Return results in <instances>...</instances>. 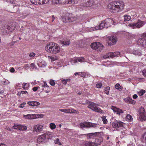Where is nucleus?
Masks as SVG:
<instances>
[{"instance_id": "nucleus-1", "label": "nucleus", "mask_w": 146, "mask_h": 146, "mask_svg": "<svg viewBox=\"0 0 146 146\" xmlns=\"http://www.w3.org/2000/svg\"><path fill=\"white\" fill-rule=\"evenodd\" d=\"M124 6L123 2L118 1L117 2H111L108 5V8L111 10V12H114L116 11L118 12L122 10Z\"/></svg>"}, {"instance_id": "nucleus-2", "label": "nucleus", "mask_w": 146, "mask_h": 146, "mask_svg": "<svg viewBox=\"0 0 146 146\" xmlns=\"http://www.w3.org/2000/svg\"><path fill=\"white\" fill-rule=\"evenodd\" d=\"M45 50L49 53L56 54L60 52V48L56 43L51 42L46 46Z\"/></svg>"}, {"instance_id": "nucleus-3", "label": "nucleus", "mask_w": 146, "mask_h": 146, "mask_svg": "<svg viewBox=\"0 0 146 146\" xmlns=\"http://www.w3.org/2000/svg\"><path fill=\"white\" fill-rule=\"evenodd\" d=\"M111 25H114V22L113 19L111 18H108L103 21L102 23L99 25L97 28L96 30L102 29L104 28H107L110 27Z\"/></svg>"}, {"instance_id": "nucleus-4", "label": "nucleus", "mask_w": 146, "mask_h": 146, "mask_svg": "<svg viewBox=\"0 0 146 146\" xmlns=\"http://www.w3.org/2000/svg\"><path fill=\"white\" fill-rule=\"evenodd\" d=\"M137 118L138 120L143 121L146 120V114L144 108L141 107L137 110Z\"/></svg>"}, {"instance_id": "nucleus-5", "label": "nucleus", "mask_w": 146, "mask_h": 146, "mask_svg": "<svg viewBox=\"0 0 146 146\" xmlns=\"http://www.w3.org/2000/svg\"><path fill=\"white\" fill-rule=\"evenodd\" d=\"M52 135V133L50 132L45 133L38 136L37 139V142L38 143H45L47 139H48Z\"/></svg>"}, {"instance_id": "nucleus-6", "label": "nucleus", "mask_w": 146, "mask_h": 146, "mask_svg": "<svg viewBox=\"0 0 146 146\" xmlns=\"http://www.w3.org/2000/svg\"><path fill=\"white\" fill-rule=\"evenodd\" d=\"M91 47L93 49L98 51H101L104 48L103 45H102L99 42H96L93 43L90 45Z\"/></svg>"}, {"instance_id": "nucleus-7", "label": "nucleus", "mask_w": 146, "mask_h": 146, "mask_svg": "<svg viewBox=\"0 0 146 146\" xmlns=\"http://www.w3.org/2000/svg\"><path fill=\"white\" fill-rule=\"evenodd\" d=\"M146 23L145 21H141L139 20L136 23L132 24L129 25V26L131 27L133 29H139L143 27Z\"/></svg>"}, {"instance_id": "nucleus-8", "label": "nucleus", "mask_w": 146, "mask_h": 146, "mask_svg": "<svg viewBox=\"0 0 146 146\" xmlns=\"http://www.w3.org/2000/svg\"><path fill=\"white\" fill-rule=\"evenodd\" d=\"M138 42L142 46L146 47V33H143L142 37L138 40Z\"/></svg>"}, {"instance_id": "nucleus-9", "label": "nucleus", "mask_w": 146, "mask_h": 146, "mask_svg": "<svg viewBox=\"0 0 146 146\" xmlns=\"http://www.w3.org/2000/svg\"><path fill=\"white\" fill-rule=\"evenodd\" d=\"M109 39L108 44L110 45H113L115 44L117 40L116 36H112L108 37Z\"/></svg>"}, {"instance_id": "nucleus-10", "label": "nucleus", "mask_w": 146, "mask_h": 146, "mask_svg": "<svg viewBox=\"0 0 146 146\" xmlns=\"http://www.w3.org/2000/svg\"><path fill=\"white\" fill-rule=\"evenodd\" d=\"M98 132L92 133L85 134V136L88 139H95L97 136Z\"/></svg>"}, {"instance_id": "nucleus-11", "label": "nucleus", "mask_w": 146, "mask_h": 146, "mask_svg": "<svg viewBox=\"0 0 146 146\" xmlns=\"http://www.w3.org/2000/svg\"><path fill=\"white\" fill-rule=\"evenodd\" d=\"M112 125L115 128L122 127L123 126V123L120 121H115L112 123Z\"/></svg>"}, {"instance_id": "nucleus-12", "label": "nucleus", "mask_w": 146, "mask_h": 146, "mask_svg": "<svg viewBox=\"0 0 146 146\" xmlns=\"http://www.w3.org/2000/svg\"><path fill=\"white\" fill-rule=\"evenodd\" d=\"M13 128L15 129H19L20 130L24 131L27 129L26 126L20 125H18L17 124H14L13 126Z\"/></svg>"}, {"instance_id": "nucleus-13", "label": "nucleus", "mask_w": 146, "mask_h": 146, "mask_svg": "<svg viewBox=\"0 0 146 146\" xmlns=\"http://www.w3.org/2000/svg\"><path fill=\"white\" fill-rule=\"evenodd\" d=\"M16 26V24L15 22L13 23L11 25L7 26L6 29L9 32H11L15 30Z\"/></svg>"}, {"instance_id": "nucleus-14", "label": "nucleus", "mask_w": 146, "mask_h": 146, "mask_svg": "<svg viewBox=\"0 0 146 146\" xmlns=\"http://www.w3.org/2000/svg\"><path fill=\"white\" fill-rule=\"evenodd\" d=\"M66 16L68 17V19L67 20L69 21L70 22H73L74 21H76L77 19V17L72 14H70L69 13H66Z\"/></svg>"}, {"instance_id": "nucleus-15", "label": "nucleus", "mask_w": 146, "mask_h": 146, "mask_svg": "<svg viewBox=\"0 0 146 146\" xmlns=\"http://www.w3.org/2000/svg\"><path fill=\"white\" fill-rule=\"evenodd\" d=\"M92 124V123L86 122L80 123V126L81 128L84 127L89 128L91 127Z\"/></svg>"}, {"instance_id": "nucleus-16", "label": "nucleus", "mask_w": 146, "mask_h": 146, "mask_svg": "<svg viewBox=\"0 0 146 146\" xmlns=\"http://www.w3.org/2000/svg\"><path fill=\"white\" fill-rule=\"evenodd\" d=\"M44 84L42 86V87L43 88L42 90L46 93H48L50 92V88L46 82H44Z\"/></svg>"}, {"instance_id": "nucleus-17", "label": "nucleus", "mask_w": 146, "mask_h": 146, "mask_svg": "<svg viewBox=\"0 0 146 146\" xmlns=\"http://www.w3.org/2000/svg\"><path fill=\"white\" fill-rule=\"evenodd\" d=\"M60 43L63 45L68 46L69 45L70 43V41L69 39L65 38L62 41H61Z\"/></svg>"}, {"instance_id": "nucleus-18", "label": "nucleus", "mask_w": 146, "mask_h": 146, "mask_svg": "<svg viewBox=\"0 0 146 146\" xmlns=\"http://www.w3.org/2000/svg\"><path fill=\"white\" fill-rule=\"evenodd\" d=\"M27 104L33 107L37 106L40 104V103L38 102L34 101H29L28 102Z\"/></svg>"}, {"instance_id": "nucleus-19", "label": "nucleus", "mask_w": 146, "mask_h": 146, "mask_svg": "<svg viewBox=\"0 0 146 146\" xmlns=\"http://www.w3.org/2000/svg\"><path fill=\"white\" fill-rule=\"evenodd\" d=\"M94 142L90 141H86L82 146H96Z\"/></svg>"}, {"instance_id": "nucleus-20", "label": "nucleus", "mask_w": 146, "mask_h": 146, "mask_svg": "<svg viewBox=\"0 0 146 146\" xmlns=\"http://www.w3.org/2000/svg\"><path fill=\"white\" fill-rule=\"evenodd\" d=\"M111 109L113 110L114 112L117 113L119 115L121 113H123V110L120 109L116 107L112 106Z\"/></svg>"}, {"instance_id": "nucleus-21", "label": "nucleus", "mask_w": 146, "mask_h": 146, "mask_svg": "<svg viewBox=\"0 0 146 146\" xmlns=\"http://www.w3.org/2000/svg\"><path fill=\"white\" fill-rule=\"evenodd\" d=\"M42 126L41 125H37L35 126L34 129L36 132H39L42 130Z\"/></svg>"}, {"instance_id": "nucleus-22", "label": "nucleus", "mask_w": 146, "mask_h": 146, "mask_svg": "<svg viewBox=\"0 0 146 146\" xmlns=\"http://www.w3.org/2000/svg\"><path fill=\"white\" fill-rule=\"evenodd\" d=\"M89 102V104L88 106V108L91 109L92 110H94V109L96 106V104L93 102Z\"/></svg>"}, {"instance_id": "nucleus-23", "label": "nucleus", "mask_w": 146, "mask_h": 146, "mask_svg": "<svg viewBox=\"0 0 146 146\" xmlns=\"http://www.w3.org/2000/svg\"><path fill=\"white\" fill-rule=\"evenodd\" d=\"M102 141L103 139L101 138L100 139H96L95 140V142L94 143L96 145V146H98L101 144Z\"/></svg>"}, {"instance_id": "nucleus-24", "label": "nucleus", "mask_w": 146, "mask_h": 146, "mask_svg": "<svg viewBox=\"0 0 146 146\" xmlns=\"http://www.w3.org/2000/svg\"><path fill=\"white\" fill-rule=\"evenodd\" d=\"M133 54L138 56H140L141 54V51L139 49L135 50L133 52Z\"/></svg>"}, {"instance_id": "nucleus-25", "label": "nucleus", "mask_w": 146, "mask_h": 146, "mask_svg": "<svg viewBox=\"0 0 146 146\" xmlns=\"http://www.w3.org/2000/svg\"><path fill=\"white\" fill-rule=\"evenodd\" d=\"M68 17L66 16V13L65 14V15L63 16L62 18V22L64 23L69 22V21L67 20L68 19H69Z\"/></svg>"}, {"instance_id": "nucleus-26", "label": "nucleus", "mask_w": 146, "mask_h": 146, "mask_svg": "<svg viewBox=\"0 0 146 146\" xmlns=\"http://www.w3.org/2000/svg\"><path fill=\"white\" fill-rule=\"evenodd\" d=\"M111 55L112 56V58L115 57V56H120V57L121 56V54L120 52H112Z\"/></svg>"}, {"instance_id": "nucleus-27", "label": "nucleus", "mask_w": 146, "mask_h": 146, "mask_svg": "<svg viewBox=\"0 0 146 146\" xmlns=\"http://www.w3.org/2000/svg\"><path fill=\"white\" fill-rule=\"evenodd\" d=\"M93 111L101 113H102L103 112V111L100 108L97 107L96 106L94 109Z\"/></svg>"}, {"instance_id": "nucleus-28", "label": "nucleus", "mask_w": 146, "mask_h": 146, "mask_svg": "<svg viewBox=\"0 0 146 146\" xmlns=\"http://www.w3.org/2000/svg\"><path fill=\"white\" fill-rule=\"evenodd\" d=\"M124 21L125 22L129 21L131 19V17L128 15H126L124 16Z\"/></svg>"}, {"instance_id": "nucleus-29", "label": "nucleus", "mask_w": 146, "mask_h": 146, "mask_svg": "<svg viewBox=\"0 0 146 146\" xmlns=\"http://www.w3.org/2000/svg\"><path fill=\"white\" fill-rule=\"evenodd\" d=\"M145 92V91L143 90H141L139 92H137V94L140 96H143Z\"/></svg>"}, {"instance_id": "nucleus-30", "label": "nucleus", "mask_w": 146, "mask_h": 146, "mask_svg": "<svg viewBox=\"0 0 146 146\" xmlns=\"http://www.w3.org/2000/svg\"><path fill=\"white\" fill-rule=\"evenodd\" d=\"M110 89V88L109 86H107L105 87L104 89L105 93L107 95H108Z\"/></svg>"}, {"instance_id": "nucleus-31", "label": "nucleus", "mask_w": 146, "mask_h": 146, "mask_svg": "<svg viewBox=\"0 0 146 146\" xmlns=\"http://www.w3.org/2000/svg\"><path fill=\"white\" fill-rule=\"evenodd\" d=\"M111 54H112V52H109L106 55H104L103 56V58H104L106 59L107 58H108L109 57H111L112 58V56L111 55Z\"/></svg>"}, {"instance_id": "nucleus-32", "label": "nucleus", "mask_w": 146, "mask_h": 146, "mask_svg": "<svg viewBox=\"0 0 146 146\" xmlns=\"http://www.w3.org/2000/svg\"><path fill=\"white\" fill-rule=\"evenodd\" d=\"M69 4H76L78 3L77 0H68Z\"/></svg>"}, {"instance_id": "nucleus-33", "label": "nucleus", "mask_w": 146, "mask_h": 146, "mask_svg": "<svg viewBox=\"0 0 146 146\" xmlns=\"http://www.w3.org/2000/svg\"><path fill=\"white\" fill-rule=\"evenodd\" d=\"M34 115L33 114H28L27 115H25V117L27 119H33L34 118Z\"/></svg>"}, {"instance_id": "nucleus-34", "label": "nucleus", "mask_w": 146, "mask_h": 146, "mask_svg": "<svg viewBox=\"0 0 146 146\" xmlns=\"http://www.w3.org/2000/svg\"><path fill=\"white\" fill-rule=\"evenodd\" d=\"M101 118L104 124H106L107 123L108 120L107 119H106L105 116H103Z\"/></svg>"}, {"instance_id": "nucleus-35", "label": "nucleus", "mask_w": 146, "mask_h": 146, "mask_svg": "<svg viewBox=\"0 0 146 146\" xmlns=\"http://www.w3.org/2000/svg\"><path fill=\"white\" fill-rule=\"evenodd\" d=\"M32 4H34L35 5H38L39 3V0H30Z\"/></svg>"}, {"instance_id": "nucleus-36", "label": "nucleus", "mask_w": 146, "mask_h": 146, "mask_svg": "<svg viewBox=\"0 0 146 146\" xmlns=\"http://www.w3.org/2000/svg\"><path fill=\"white\" fill-rule=\"evenodd\" d=\"M91 3L93 4V5H98V1L97 0H91Z\"/></svg>"}, {"instance_id": "nucleus-37", "label": "nucleus", "mask_w": 146, "mask_h": 146, "mask_svg": "<svg viewBox=\"0 0 146 146\" xmlns=\"http://www.w3.org/2000/svg\"><path fill=\"white\" fill-rule=\"evenodd\" d=\"M115 88L119 91L121 90H122L121 88L120 85L119 84H117L115 85Z\"/></svg>"}, {"instance_id": "nucleus-38", "label": "nucleus", "mask_w": 146, "mask_h": 146, "mask_svg": "<svg viewBox=\"0 0 146 146\" xmlns=\"http://www.w3.org/2000/svg\"><path fill=\"white\" fill-rule=\"evenodd\" d=\"M50 126L52 129H55L56 127V126L55 124L52 123L50 124Z\"/></svg>"}, {"instance_id": "nucleus-39", "label": "nucleus", "mask_w": 146, "mask_h": 146, "mask_svg": "<svg viewBox=\"0 0 146 146\" xmlns=\"http://www.w3.org/2000/svg\"><path fill=\"white\" fill-rule=\"evenodd\" d=\"M70 79H64L61 80V81L62 82V83L65 85L67 84V82L68 81H70Z\"/></svg>"}, {"instance_id": "nucleus-40", "label": "nucleus", "mask_w": 146, "mask_h": 146, "mask_svg": "<svg viewBox=\"0 0 146 146\" xmlns=\"http://www.w3.org/2000/svg\"><path fill=\"white\" fill-rule=\"evenodd\" d=\"M143 141L145 143V146H146V132L144 133V134L143 136Z\"/></svg>"}, {"instance_id": "nucleus-41", "label": "nucleus", "mask_w": 146, "mask_h": 146, "mask_svg": "<svg viewBox=\"0 0 146 146\" xmlns=\"http://www.w3.org/2000/svg\"><path fill=\"white\" fill-rule=\"evenodd\" d=\"M79 111L76 110H75L74 109H70V113H79Z\"/></svg>"}, {"instance_id": "nucleus-42", "label": "nucleus", "mask_w": 146, "mask_h": 146, "mask_svg": "<svg viewBox=\"0 0 146 146\" xmlns=\"http://www.w3.org/2000/svg\"><path fill=\"white\" fill-rule=\"evenodd\" d=\"M91 127H93L96 129H98L99 128L98 126L96 124L92 123Z\"/></svg>"}, {"instance_id": "nucleus-43", "label": "nucleus", "mask_w": 146, "mask_h": 146, "mask_svg": "<svg viewBox=\"0 0 146 146\" xmlns=\"http://www.w3.org/2000/svg\"><path fill=\"white\" fill-rule=\"evenodd\" d=\"M129 103L131 104H135L136 103V102L135 101L132 100V99L130 98V99H129Z\"/></svg>"}, {"instance_id": "nucleus-44", "label": "nucleus", "mask_w": 146, "mask_h": 146, "mask_svg": "<svg viewBox=\"0 0 146 146\" xmlns=\"http://www.w3.org/2000/svg\"><path fill=\"white\" fill-rule=\"evenodd\" d=\"M77 60L80 62H82L84 61V58L83 57L78 58Z\"/></svg>"}, {"instance_id": "nucleus-45", "label": "nucleus", "mask_w": 146, "mask_h": 146, "mask_svg": "<svg viewBox=\"0 0 146 146\" xmlns=\"http://www.w3.org/2000/svg\"><path fill=\"white\" fill-rule=\"evenodd\" d=\"M50 84L52 86H54L55 84V83L53 80H50Z\"/></svg>"}, {"instance_id": "nucleus-46", "label": "nucleus", "mask_w": 146, "mask_h": 146, "mask_svg": "<svg viewBox=\"0 0 146 146\" xmlns=\"http://www.w3.org/2000/svg\"><path fill=\"white\" fill-rule=\"evenodd\" d=\"M126 118L127 119L129 120H132V118L131 116L129 114L127 115L126 116Z\"/></svg>"}, {"instance_id": "nucleus-47", "label": "nucleus", "mask_w": 146, "mask_h": 146, "mask_svg": "<svg viewBox=\"0 0 146 146\" xmlns=\"http://www.w3.org/2000/svg\"><path fill=\"white\" fill-rule=\"evenodd\" d=\"M102 86V84L101 83H98L96 85V86L97 88H100Z\"/></svg>"}, {"instance_id": "nucleus-48", "label": "nucleus", "mask_w": 146, "mask_h": 146, "mask_svg": "<svg viewBox=\"0 0 146 146\" xmlns=\"http://www.w3.org/2000/svg\"><path fill=\"white\" fill-rule=\"evenodd\" d=\"M55 143L56 144H58L59 145H61V143L59 141V139L57 138L56 140L55 141Z\"/></svg>"}, {"instance_id": "nucleus-49", "label": "nucleus", "mask_w": 146, "mask_h": 146, "mask_svg": "<svg viewBox=\"0 0 146 146\" xmlns=\"http://www.w3.org/2000/svg\"><path fill=\"white\" fill-rule=\"evenodd\" d=\"M142 73L144 76L146 77V69H144L142 70Z\"/></svg>"}, {"instance_id": "nucleus-50", "label": "nucleus", "mask_w": 146, "mask_h": 146, "mask_svg": "<svg viewBox=\"0 0 146 146\" xmlns=\"http://www.w3.org/2000/svg\"><path fill=\"white\" fill-rule=\"evenodd\" d=\"M130 98H125L124 100L127 103H129V99H130Z\"/></svg>"}, {"instance_id": "nucleus-51", "label": "nucleus", "mask_w": 146, "mask_h": 146, "mask_svg": "<svg viewBox=\"0 0 146 146\" xmlns=\"http://www.w3.org/2000/svg\"><path fill=\"white\" fill-rule=\"evenodd\" d=\"M35 54L34 53H31L29 55V56L31 57H33L35 56Z\"/></svg>"}, {"instance_id": "nucleus-52", "label": "nucleus", "mask_w": 146, "mask_h": 146, "mask_svg": "<svg viewBox=\"0 0 146 146\" xmlns=\"http://www.w3.org/2000/svg\"><path fill=\"white\" fill-rule=\"evenodd\" d=\"M70 109H64V112L67 113H70Z\"/></svg>"}, {"instance_id": "nucleus-53", "label": "nucleus", "mask_w": 146, "mask_h": 146, "mask_svg": "<svg viewBox=\"0 0 146 146\" xmlns=\"http://www.w3.org/2000/svg\"><path fill=\"white\" fill-rule=\"evenodd\" d=\"M43 3L42 4H44L47 3L49 1V0H42Z\"/></svg>"}, {"instance_id": "nucleus-54", "label": "nucleus", "mask_w": 146, "mask_h": 146, "mask_svg": "<svg viewBox=\"0 0 146 146\" xmlns=\"http://www.w3.org/2000/svg\"><path fill=\"white\" fill-rule=\"evenodd\" d=\"M26 104V103L23 102V103L21 104L20 105V108H23L24 106V105Z\"/></svg>"}, {"instance_id": "nucleus-55", "label": "nucleus", "mask_w": 146, "mask_h": 146, "mask_svg": "<svg viewBox=\"0 0 146 146\" xmlns=\"http://www.w3.org/2000/svg\"><path fill=\"white\" fill-rule=\"evenodd\" d=\"M86 5H85L86 6V7H90V5H89V1H88L87 2L85 3Z\"/></svg>"}, {"instance_id": "nucleus-56", "label": "nucleus", "mask_w": 146, "mask_h": 146, "mask_svg": "<svg viewBox=\"0 0 146 146\" xmlns=\"http://www.w3.org/2000/svg\"><path fill=\"white\" fill-rule=\"evenodd\" d=\"M31 67L32 68H35L36 66L33 63H31Z\"/></svg>"}, {"instance_id": "nucleus-57", "label": "nucleus", "mask_w": 146, "mask_h": 146, "mask_svg": "<svg viewBox=\"0 0 146 146\" xmlns=\"http://www.w3.org/2000/svg\"><path fill=\"white\" fill-rule=\"evenodd\" d=\"M37 89L38 88L36 87H35L33 88V90L34 92L36 91Z\"/></svg>"}, {"instance_id": "nucleus-58", "label": "nucleus", "mask_w": 146, "mask_h": 146, "mask_svg": "<svg viewBox=\"0 0 146 146\" xmlns=\"http://www.w3.org/2000/svg\"><path fill=\"white\" fill-rule=\"evenodd\" d=\"M50 59L52 61H54V60H56V58L53 57H51Z\"/></svg>"}, {"instance_id": "nucleus-59", "label": "nucleus", "mask_w": 146, "mask_h": 146, "mask_svg": "<svg viewBox=\"0 0 146 146\" xmlns=\"http://www.w3.org/2000/svg\"><path fill=\"white\" fill-rule=\"evenodd\" d=\"M86 5V3H82L80 5L82 6L83 7H86V6L85 5Z\"/></svg>"}, {"instance_id": "nucleus-60", "label": "nucleus", "mask_w": 146, "mask_h": 146, "mask_svg": "<svg viewBox=\"0 0 146 146\" xmlns=\"http://www.w3.org/2000/svg\"><path fill=\"white\" fill-rule=\"evenodd\" d=\"M21 93L22 94H28V92L26 91H21Z\"/></svg>"}, {"instance_id": "nucleus-61", "label": "nucleus", "mask_w": 146, "mask_h": 146, "mask_svg": "<svg viewBox=\"0 0 146 146\" xmlns=\"http://www.w3.org/2000/svg\"><path fill=\"white\" fill-rule=\"evenodd\" d=\"M15 70L14 68H11L10 71L11 72H13L15 71Z\"/></svg>"}, {"instance_id": "nucleus-62", "label": "nucleus", "mask_w": 146, "mask_h": 146, "mask_svg": "<svg viewBox=\"0 0 146 146\" xmlns=\"http://www.w3.org/2000/svg\"><path fill=\"white\" fill-rule=\"evenodd\" d=\"M133 99H136L137 97V96L136 94H134L133 95Z\"/></svg>"}, {"instance_id": "nucleus-63", "label": "nucleus", "mask_w": 146, "mask_h": 146, "mask_svg": "<svg viewBox=\"0 0 146 146\" xmlns=\"http://www.w3.org/2000/svg\"><path fill=\"white\" fill-rule=\"evenodd\" d=\"M27 84V83H23V88H24L25 89V88H24V87L26 86V85Z\"/></svg>"}, {"instance_id": "nucleus-64", "label": "nucleus", "mask_w": 146, "mask_h": 146, "mask_svg": "<svg viewBox=\"0 0 146 146\" xmlns=\"http://www.w3.org/2000/svg\"><path fill=\"white\" fill-rule=\"evenodd\" d=\"M39 0V3H38V4H42V3H43V0Z\"/></svg>"}]
</instances>
